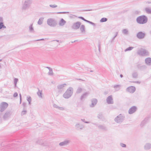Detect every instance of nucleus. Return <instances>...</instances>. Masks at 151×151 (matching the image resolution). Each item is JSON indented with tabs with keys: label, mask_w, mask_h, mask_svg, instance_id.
Instances as JSON below:
<instances>
[{
	"label": "nucleus",
	"mask_w": 151,
	"mask_h": 151,
	"mask_svg": "<svg viewBox=\"0 0 151 151\" xmlns=\"http://www.w3.org/2000/svg\"><path fill=\"white\" fill-rule=\"evenodd\" d=\"M147 18L144 15L140 16L137 19V22L140 24H143L146 23L147 21Z\"/></svg>",
	"instance_id": "nucleus-1"
},
{
	"label": "nucleus",
	"mask_w": 151,
	"mask_h": 151,
	"mask_svg": "<svg viewBox=\"0 0 151 151\" xmlns=\"http://www.w3.org/2000/svg\"><path fill=\"white\" fill-rule=\"evenodd\" d=\"M72 91L70 90H68L64 94V96L65 98L69 97L72 94Z\"/></svg>",
	"instance_id": "nucleus-2"
},
{
	"label": "nucleus",
	"mask_w": 151,
	"mask_h": 151,
	"mask_svg": "<svg viewBox=\"0 0 151 151\" xmlns=\"http://www.w3.org/2000/svg\"><path fill=\"white\" fill-rule=\"evenodd\" d=\"M81 24V23L79 22H76L73 24L72 27V28L74 29H77L80 27Z\"/></svg>",
	"instance_id": "nucleus-3"
},
{
	"label": "nucleus",
	"mask_w": 151,
	"mask_h": 151,
	"mask_svg": "<svg viewBox=\"0 0 151 151\" xmlns=\"http://www.w3.org/2000/svg\"><path fill=\"white\" fill-rule=\"evenodd\" d=\"M127 91L131 93L134 92L135 91V88L133 86H129L127 89Z\"/></svg>",
	"instance_id": "nucleus-4"
},
{
	"label": "nucleus",
	"mask_w": 151,
	"mask_h": 151,
	"mask_svg": "<svg viewBox=\"0 0 151 151\" xmlns=\"http://www.w3.org/2000/svg\"><path fill=\"white\" fill-rule=\"evenodd\" d=\"M47 22L48 24L50 26L54 25L55 23V21L53 20L50 19L48 20Z\"/></svg>",
	"instance_id": "nucleus-5"
},
{
	"label": "nucleus",
	"mask_w": 151,
	"mask_h": 151,
	"mask_svg": "<svg viewBox=\"0 0 151 151\" xmlns=\"http://www.w3.org/2000/svg\"><path fill=\"white\" fill-rule=\"evenodd\" d=\"M8 106V104L6 102H2L1 105V110H3L4 108H7Z\"/></svg>",
	"instance_id": "nucleus-6"
},
{
	"label": "nucleus",
	"mask_w": 151,
	"mask_h": 151,
	"mask_svg": "<svg viewBox=\"0 0 151 151\" xmlns=\"http://www.w3.org/2000/svg\"><path fill=\"white\" fill-rule=\"evenodd\" d=\"M137 36L138 38L142 39L144 37L145 34L141 32H140L138 33Z\"/></svg>",
	"instance_id": "nucleus-7"
},
{
	"label": "nucleus",
	"mask_w": 151,
	"mask_h": 151,
	"mask_svg": "<svg viewBox=\"0 0 151 151\" xmlns=\"http://www.w3.org/2000/svg\"><path fill=\"white\" fill-rule=\"evenodd\" d=\"M106 101L109 104H112L113 103V99L111 96H109L107 99Z\"/></svg>",
	"instance_id": "nucleus-8"
},
{
	"label": "nucleus",
	"mask_w": 151,
	"mask_h": 151,
	"mask_svg": "<svg viewBox=\"0 0 151 151\" xmlns=\"http://www.w3.org/2000/svg\"><path fill=\"white\" fill-rule=\"evenodd\" d=\"M136 110V108L135 107H132L129 110V113L130 114H132Z\"/></svg>",
	"instance_id": "nucleus-9"
},
{
	"label": "nucleus",
	"mask_w": 151,
	"mask_h": 151,
	"mask_svg": "<svg viewBox=\"0 0 151 151\" xmlns=\"http://www.w3.org/2000/svg\"><path fill=\"white\" fill-rule=\"evenodd\" d=\"M66 23L65 21L63 19H61L59 23V24L61 26L64 25Z\"/></svg>",
	"instance_id": "nucleus-10"
},
{
	"label": "nucleus",
	"mask_w": 151,
	"mask_h": 151,
	"mask_svg": "<svg viewBox=\"0 0 151 151\" xmlns=\"http://www.w3.org/2000/svg\"><path fill=\"white\" fill-rule=\"evenodd\" d=\"M146 63L147 64H149L151 63V58H147L145 60Z\"/></svg>",
	"instance_id": "nucleus-11"
},
{
	"label": "nucleus",
	"mask_w": 151,
	"mask_h": 151,
	"mask_svg": "<svg viewBox=\"0 0 151 151\" xmlns=\"http://www.w3.org/2000/svg\"><path fill=\"white\" fill-rule=\"evenodd\" d=\"M107 20V19L105 18H102L100 20L101 22H104L106 21Z\"/></svg>",
	"instance_id": "nucleus-12"
},
{
	"label": "nucleus",
	"mask_w": 151,
	"mask_h": 151,
	"mask_svg": "<svg viewBox=\"0 0 151 151\" xmlns=\"http://www.w3.org/2000/svg\"><path fill=\"white\" fill-rule=\"evenodd\" d=\"M43 21V20L42 19H40L38 22V24H41Z\"/></svg>",
	"instance_id": "nucleus-13"
},
{
	"label": "nucleus",
	"mask_w": 151,
	"mask_h": 151,
	"mask_svg": "<svg viewBox=\"0 0 151 151\" xmlns=\"http://www.w3.org/2000/svg\"><path fill=\"white\" fill-rule=\"evenodd\" d=\"M4 27L3 23H0V29L3 27Z\"/></svg>",
	"instance_id": "nucleus-14"
},
{
	"label": "nucleus",
	"mask_w": 151,
	"mask_h": 151,
	"mask_svg": "<svg viewBox=\"0 0 151 151\" xmlns=\"http://www.w3.org/2000/svg\"><path fill=\"white\" fill-rule=\"evenodd\" d=\"M121 145L122 147H126V145L124 144H121Z\"/></svg>",
	"instance_id": "nucleus-15"
},
{
	"label": "nucleus",
	"mask_w": 151,
	"mask_h": 151,
	"mask_svg": "<svg viewBox=\"0 0 151 151\" xmlns=\"http://www.w3.org/2000/svg\"><path fill=\"white\" fill-rule=\"evenodd\" d=\"M17 96H18V93H15L14 94V97H17Z\"/></svg>",
	"instance_id": "nucleus-16"
},
{
	"label": "nucleus",
	"mask_w": 151,
	"mask_h": 151,
	"mask_svg": "<svg viewBox=\"0 0 151 151\" xmlns=\"http://www.w3.org/2000/svg\"><path fill=\"white\" fill-rule=\"evenodd\" d=\"M132 47H129L128 48H127V49H126V50H132Z\"/></svg>",
	"instance_id": "nucleus-17"
},
{
	"label": "nucleus",
	"mask_w": 151,
	"mask_h": 151,
	"mask_svg": "<svg viewBox=\"0 0 151 151\" xmlns=\"http://www.w3.org/2000/svg\"><path fill=\"white\" fill-rule=\"evenodd\" d=\"M79 18L85 21H87V20H85L83 17H79Z\"/></svg>",
	"instance_id": "nucleus-18"
},
{
	"label": "nucleus",
	"mask_w": 151,
	"mask_h": 151,
	"mask_svg": "<svg viewBox=\"0 0 151 151\" xmlns=\"http://www.w3.org/2000/svg\"><path fill=\"white\" fill-rule=\"evenodd\" d=\"M27 100L29 101V103H30V102L31 101V98L30 97H29V98H28V99H27Z\"/></svg>",
	"instance_id": "nucleus-19"
},
{
	"label": "nucleus",
	"mask_w": 151,
	"mask_h": 151,
	"mask_svg": "<svg viewBox=\"0 0 151 151\" xmlns=\"http://www.w3.org/2000/svg\"><path fill=\"white\" fill-rule=\"evenodd\" d=\"M64 144H65L64 142H62L60 143V145H64Z\"/></svg>",
	"instance_id": "nucleus-20"
},
{
	"label": "nucleus",
	"mask_w": 151,
	"mask_h": 151,
	"mask_svg": "<svg viewBox=\"0 0 151 151\" xmlns=\"http://www.w3.org/2000/svg\"><path fill=\"white\" fill-rule=\"evenodd\" d=\"M51 7H56L57 6L55 5V6H54V5H52L51 6Z\"/></svg>",
	"instance_id": "nucleus-21"
},
{
	"label": "nucleus",
	"mask_w": 151,
	"mask_h": 151,
	"mask_svg": "<svg viewBox=\"0 0 151 151\" xmlns=\"http://www.w3.org/2000/svg\"><path fill=\"white\" fill-rule=\"evenodd\" d=\"M95 102H96V101H96L95 100Z\"/></svg>",
	"instance_id": "nucleus-22"
},
{
	"label": "nucleus",
	"mask_w": 151,
	"mask_h": 151,
	"mask_svg": "<svg viewBox=\"0 0 151 151\" xmlns=\"http://www.w3.org/2000/svg\"><path fill=\"white\" fill-rule=\"evenodd\" d=\"M151 11H150V12H151Z\"/></svg>",
	"instance_id": "nucleus-23"
},
{
	"label": "nucleus",
	"mask_w": 151,
	"mask_h": 151,
	"mask_svg": "<svg viewBox=\"0 0 151 151\" xmlns=\"http://www.w3.org/2000/svg\"><path fill=\"white\" fill-rule=\"evenodd\" d=\"M121 77H122V76L121 75Z\"/></svg>",
	"instance_id": "nucleus-24"
}]
</instances>
